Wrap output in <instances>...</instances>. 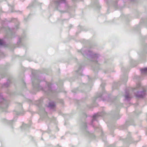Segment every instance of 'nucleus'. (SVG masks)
Wrapping results in <instances>:
<instances>
[{
    "mask_svg": "<svg viewBox=\"0 0 147 147\" xmlns=\"http://www.w3.org/2000/svg\"><path fill=\"white\" fill-rule=\"evenodd\" d=\"M142 73L147 72V68L142 69L141 70Z\"/></svg>",
    "mask_w": 147,
    "mask_h": 147,
    "instance_id": "nucleus-1",
    "label": "nucleus"
},
{
    "mask_svg": "<svg viewBox=\"0 0 147 147\" xmlns=\"http://www.w3.org/2000/svg\"><path fill=\"white\" fill-rule=\"evenodd\" d=\"M3 41L1 40L0 39V45H3Z\"/></svg>",
    "mask_w": 147,
    "mask_h": 147,
    "instance_id": "nucleus-2",
    "label": "nucleus"
}]
</instances>
